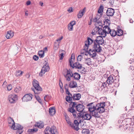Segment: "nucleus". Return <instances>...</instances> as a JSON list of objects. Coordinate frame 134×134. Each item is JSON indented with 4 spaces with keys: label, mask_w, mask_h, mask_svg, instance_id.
I'll list each match as a JSON object with an SVG mask.
<instances>
[{
    "label": "nucleus",
    "mask_w": 134,
    "mask_h": 134,
    "mask_svg": "<svg viewBox=\"0 0 134 134\" xmlns=\"http://www.w3.org/2000/svg\"><path fill=\"white\" fill-rule=\"evenodd\" d=\"M105 103L103 102L98 103L95 105H92L88 108V110L90 113L95 118L100 117V114L104 112L105 109Z\"/></svg>",
    "instance_id": "nucleus-1"
},
{
    "label": "nucleus",
    "mask_w": 134,
    "mask_h": 134,
    "mask_svg": "<svg viewBox=\"0 0 134 134\" xmlns=\"http://www.w3.org/2000/svg\"><path fill=\"white\" fill-rule=\"evenodd\" d=\"M77 103L76 102H71L69 104V108L68 109V111L72 113L74 118H75L77 114V112L74 109L75 108L79 112H82L85 109V107L83 105Z\"/></svg>",
    "instance_id": "nucleus-2"
},
{
    "label": "nucleus",
    "mask_w": 134,
    "mask_h": 134,
    "mask_svg": "<svg viewBox=\"0 0 134 134\" xmlns=\"http://www.w3.org/2000/svg\"><path fill=\"white\" fill-rule=\"evenodd\" d=\"M65 76L66 80L68 81L70 80V77H73L75 80H79L81 77L80 75L77 73L75 72L73 74L70 69L67 70V74Z\"/></svg>",
    "instance_id": "nucleus-3"
},
{
    "label": "nucleus",
    "mask_w": 134,
    "mask_h": 134,
    "mask_svg": "<svg viewBox=\"0 0 134 134\" xmlns=\"http://www.w3.org/2000/svg\"><path fill=\"white\" fill-rule=\"evenodd\" d=\"M32 84L34 88H32V90L35 94H39L42 91V89L40 86L38 82L36 80L34 79L32 82Z\"/></svg>",
    "instance_id": "nucleus-4"
},
{
    "label": "nucleus",
    "mask_w": 134,
    "mask_h": 134,
    "mask_svg": "<svg viewBox=\"0 0 134 134\" xmlns=\"http://www.w3.org/2000/svg\"><path fill=\"white\" fill-rule=\"evenodd\" d=\"M9 126H10L11 124H12L11 128H13L14 130H22L23 128V126L21 125L16 124L15 125V123L14 120L11 117H10L8 121Z\"/></svg>",
    "instance_id": "nucleus-5"
},
{
    "label": "nucleus",
    "mask_w": 134,
    "mask_h": 134,
    "mask_svg": "<svg viewBox=\"0 0 134 134\" xmlns=\"http://www.w3.org/2000/svg\"><path fill=\"white\" fill-rule=\"evenodd\" d=\"M65 117L66 121L68 124L72 128L76 131H78L79 128V127H78L77 125V124H78L77 120H74V124H73L70 121L68 116L66 115Z\"/></svg>",
    "instance_id": "nucleus-6"
},
{
    "label": "nucleus",
    "mask_w": 134,
    "mask_h": 134,
    "mask_svg": "<svg viewBox=\"0 0 134 134\" xmlns=\"http://www.w3.org/2000/svg\"><path fill=\"white\" fill-rule=\"evenodd\" d=\"M45 134H58V133L54 126H52L51 128L47 126L44 130Z\"/></svg>",
    "instance_id": "nucleus-7"
},
{
    "label": "nucleus",
    "mask_w": 134,
    "mask_h": 134,
    "mask_svg": "<svg viewBox=\"0 0 134 134\" xmlns=\"http://www.w3.org/2000/svg\"><path fill=\"white\" fill-rule=\"evenodd\" d=\"M72 68H75L76 69H77L78 71H79L81 73H83V71H85V68L82 66V65L81 64L78 62H76L72 64Z\"/></svg>",
    "instance_id": "nucleus-8"
},
{
    "label": "nucleus",
    "mask_w": 134,
    "mask_h": 134,
    "mask_svg": "<svg viewBox=\"0 0 134 134\" xmlns=\"http://www.w3.org/2000/svg\"><path fill=\"white\" fill-rule=\"evenodd\" d=\"M49 69L50 68L48 64L47 63L42 68L41 71L39 73V76H42L46 72L49 71Z\"/></svg>",
    "instance_id": "nucleus-9"
},
{
    "label": "nucleus",
    "mask_w": 134,
    "mask_h": 134,
    "mask_svg": "<svg viewBox=\"0 0 134 134\" xmlns=\"http://www.w3.org/2000/svg\"><path fill=\"white\" fill-rule=\"evenodd\" d=\"M93 49L98 52H100L102 51V48L100 44L97 43L92 40Z\"/></svg>",
    "instance_id": "nucleus-10"
},
{
    "label": "nucleus",
    "mask_w": 134,
    "mask_h": 134,
    "mask_svg": "<svg viewBox=\"0 0 134 134\" xmlns=\"http://www.w3.org/2000/svg\"><path fill=\"white\" fill-rule=\"evenodd\" d=\"M8 99L11 103H15L17 100V96L15 94H10L9 96Z\"/></svg>",
    "instance_id": "nucleus-11"
},
{
    "label": "nucleus",
    "mask_w": 134,
    "mask_h": 134,
    "mask_svg": "<svg viewBox=\"0 0 134 134\" xmlns=\"http://www.w3.org/2000/svg\"><path fill=\"white\" fill-rule=\"evenodd\" d=\"M92 40L90 38H88L87 40L85 41L83 49L85 51H88V46L92 43Z\"/></svg>",
    "instance_id": "nucleus-12"
},
{
    "label": "nucleus",
    "mask_w": 134,
    "mask_h": 134,
    "mask_svg": "<svg viewBox=\"0 0 134 134\" xmlns=\"http://www.w3.org/2000/svg\"><path fill=\"white\" fill-rule=\"evenodd\" d=\"M33 95L31 93L26 94L22 98V101L24 102L31 100L33 97Z\"/></svg>",
    "instance_id": "nucleus-13"
},
{
    "label": "nucleus",
    "mask_w": 134,
    "mask_h": 134,
    "mask_svg": "<svg viewBox=\"0 0 134 134\" xmlns=\"http://www.w3.org/2000/svg\"><path fill=\"white\" fill-rule=\"evenodd\" d=\"M115 13L114 10V9L112 8H108L106 13L107 16H113Z\"/></svg>",
    "instance_id": "nucleus-14"
},
{
    "label": "nucleus",
    "mask_w": 134,
    "mask_h": 134,
    "mask_svg": "<svg viewBox=\"0 0 134 134\" xmlns=\"http://www.w3.org/2000/svg\"><path fill=\"white\" fill-rule=\"evenodd\" d=\"M114 82V80L112 75L110 76L107 78L106 81V82H107L108 85H111Z\"/></svg>",
    "instance_id": "nucleus-15"
},
{
    "label": "nucleus",
    "mask_w": 134,
    "mask_h": 134,
    "mask_svg": "<svg viewBox=\"0 0 134 134\" xmlns=\"http://www.w3.org/2000/svg\"><path fill=\"white\" fill-rule=\"evenodd\" d=\"M96 52L93 49V50H92L91 49H90L88 51V54H89L91 57L93 58L96 57Z\"/></svg>",
    "instance_id": "nucleus-16"
},
{
    "label": "nucleus",
    "mask_w": 134,
    "mask_h": 134,
    "mask_svg": "<svg viewBox=\"0 0 134 134\" xmlns=\"http://www.w3.org/2000/svg\"><path fill=\"white\" fill-rule=\"evenodd\" d=\"M92 116L90 114L84 112V115L83 119L84 120H90Z\"/></svg>",
    "instance_id": "nucleus-17"
},
{
    "label": "nucleus",
    "mask_w": 134,
    "mask_h": 134,
    "mask_svg": "<svg viewBox=\"0 0 134 134\" xmlns=\"http://www.w3.org/2000/svg\"><path fill=\"white\" fill-rule=\"evenodd\" d=\"M81 95L80 93L74 94L72 96V98L74 100H79L81 97Z\"/></svg>",
    "instance_id": "nucleus-18"
},
{
    "label": "nucleus",
    "mask_w": 134,
    "mask_h": 134,
    "mask_svg": "<svg viewBox=\"0 0 134 134\" xmlns=\"http://www.w3.org/2000/svg\"><path fill=\"white\" fill-rule=\"evenodd\" d=\"M14 36V33L13 31H9L7 32L6 35V37L7 39H10L12 38Z\"/></svg>",
    "instance_id": "nucleus-19"
},
{
    "label": "nucleus",
    "mask_w": 134,
    "mask_h": 134,
    "mask_svg": "<svg viewBox=\"0 0 134 134\" xmlns=\"http://www.w3.org/2000/svg\"><path fill=\"white\" fill-rule=\"evenodd\" d=\"M69 86L70 88H75L77 86V83L74 81H71L69 83Z\"/></svg>",
    "instance_id": "nucleus-20"
},
{
    "label": "nucleus",
    "mask_w": 134,
    "mask_h": 134,
    "mask_svg": "<svg viewBox=\"0 0 134 134\" xmlns=\"http://www.w3.org/2000/svg\"><path fill=\"white\" fill-rule=\"evenodd\" d=\"M85 8L82 10L79 11V13L77 15V17L79 18H80L82 17L85 13Z\"/></svg>",
    "instance_id": "nucleus-21"
},
{
    "label": "nucleus",
    "mask_w": 134,
    "mask_h": 134,
    "mask_svg": "<svg viewBox=\"0 0 134 134\" xmlns=\"http://www.w3.org/2000/svg\"><path fill=\"white\" fill-rule=\"evenodd\" d=\"M55 110L54 107L50 108L49 109V112L50 115H54L55 113Z\"/></svg>",
    "instance_id": "nucleus-22"
},
{
    "label": "nucleus",
    "mask_w": 134,
    "mask_h": 134,
    "mask_svg": "<svg viewBox=\"0 0 134 134\" xmlns=\"http://www.w3.org/2000/svg\"><path fill=\"white\" fill-rule=\"evenodd\" d=\"M109 25H106L105 26H104L103 28L104 32L106 33V34H109V32L110 30L111 29L108 26Z\"/></svg>",
    "instance_id": "nucleus-23"
},
{
    "label": "nucleus",
    "mask_w": 134,
    "mask_h": 134,
    "mask_svg": "<svg viewBox=\"0 0 134 134\" xmlns=\"http://www.w3.org/2000/svg\"><path fill=\"white\" fill-rule=\"evenodd\" d=\"M98 34L101 35L103 37H105L106 36V33L104 32V30L99 28L98 30Z\"/></svg>",
    "instance_id": "nucleus-24"
},
{
    "label": "nucleus",
    "mask_w": 134,
    "mask_h": 134,
    "mask_svg": "<svg viewBox=\"0 0 134 134\" xmlns=\"http://www.w3.org/2000/svg\"><path fill=\"white\" fill-rule=\"evenodd\" d=\"M34 126L35 127H38L40 129H41L44 126L43 123L40 122H37L36 123Z\"/></svg>",
    "instance_id": "nucleus-25"
},
{
    "label": "nucleus",
    "mask_w": 134,
    "mask_h": 134,
    "mask_svg": "<svg viewBox=\"0 0 134 134\" xmlns=\"http://www.w3.org/2000/svg\"><path fill=\"white\" fill-rule=\"evenodd\" d=\"M72 95H71V96L68 95V96H66V100L70 103L72 102Z\"/></svg>",
    "instance_id": "nucleus-26"
},
{
    "label": "nucleus",
    "mask_w": 134,
    "mask_h": 134,
    "mask_svg": "<svg viewBox=\"0 0 134 134\" xmlns=\"http://www.w3.org/2000/svg\"><path fill=\"white\" fill-rule=\"evenodd\" d=\"M109 34H110L112 37H115L116 35V31L114 29L111 30H110Z\"/></svg>",
    "instance_id": "nucleus-27"
},
{
    "label": "nucleus",
    "mask_w": 134,
    "mask_h": 134,
    "mask_svg": "<svg viewBox=\"0 0 134 134\" xmlns=\"http://www.w3.org/2000/svg\"><path fill=\"white\" fill-rule=\"evenodd\" d=\"M84 115V112L83 113L80 112V113L77 114L76 115V116L75 118L76 117L77 118H82L83 119V116Z\"/></svg>",
    "instance_id": "nucleus-28"
},
{
    "label": "nucleus",
    "mask_w": 134,
    "mask_h": 134,
    "mask_svg": "<svg viewBox=\"0 0 134 134\" xmlns=\"http://www.w3.org/2000/svg\"><path fill=\"white\" fill-rule=\"evenodd\" d=\"M93 41L100 45H103V44L104 43V40L103 39L98 40H94Z\"/></svg>",
    "instance_id": "nucleus-29"
},
{
    "label": "nucleus",
    "mask_w": 134,
    "mask_h": 134,
    "mask_svg": "<svg viewBox=\"0 0 134 134\" xmlns=\"http://www.w3.org/2000/svg\"><path fill=\"white\" fill-rule=\"evenodd\" d=\"M85 63L88 65H90L91 64V59L89 58H87L85 59Z\"/></svg>",
    "instance_id": "nucleus-30"
},
{
    "label": "nucleus",
    "mask_w": 134,
    "mask_h": 134,
    "mask_svg": "<svg viewBox=\"0 0 134 134\" xmlns=\"http://www.w3.org/2000/svg\"><path fill=\"white\" fill-rule=\"evenodd\" d=\"M109 17V19H105V20H104V23L105 24H106L107 25H109L110 24V16H108Z\"/></svg>",
    "instance_id": "nucleus-31"
},
{
    "label": "nucleus",
    "mask_w": 134,
    "mask_h": 134,
    "mask_svg": "<svg viewBox=\"0 0 134 134\" xmlns=\"http://www.w3.org/2000/svg\"><path fill=\"white\" fill-rule=\"evenodd\" d=\"M38 54L39 55V56L41 58L43 57H44V51H41L38 52Z\"/></svg>",
    "instance_id": "nucleus-32"
},
{
    "label": "nucleus",
    "mask_w": 134,
    "mask_h": 134,
    "mask_svg": "<svg viewBox=\"0 0 134 134\" xmlns=\"http://www.w3.org/2000/svg\"><path fill=\"white\" fill-rule=\"evenodd\" d=\"M123 34V31L121 29H119L118 32H116V35L120 36L122 35Z\"/></svg>",
    "instance_id": "nucleus-33"
},
{
    "label": "nucleus",
    "mask_w": 134,
    "mask_h": 134,
    "mask_svg": "<svg viewBox=\"0 0 134 134\" xmlns=\"http://www.w3.org/2000/svg\"><path fill=\"white\" fill-rule=\"evenodd\" d=\"M99 29V27H97V26L94 29V32L92 31V34L93 35H94L96 34V33H98V30Z\"/></svg>",
    "instance_id": "nucleus-34"
},
{
    "label": "nucleus",
    "mask_w": 134,
    "mask_h": 134,
    "mask_svg": "<svg viewBox=\"0 0 134 134\" xmlns=\"http://www.w3.org/2000/svg\"><path fill=\"white\" fill-rule=\"evenodd\" d=\"M23 72L21 70H18L15 72V75L17 76H21L22 75Z\"/></svg>",
    "instance_id": "nucleus-35"
},
{
    "label": "nucleus",
    "mask_w": 134,
    "mask_h": 134,
    "mask_svg": "<svg viewBox=\"0 0 134 134\" xmlns=\"http://www.w3.org/2000/svg\"><path fill=\"white\" fill-rule=\"evenodd\" d=\"M103 7L102 5H100L98 10V13L100 14L102 13L103 12Z\"/></svg>",
    "instance_id": "nucleus-36"
},
{
    "label": "nucleus",
    "mask_w": 134,
    "mask_h": 134,
    "mask_svg": "<svg viewBox=\"0 0 134 134\" xmlns=\"http://www.w3.org/2000/svg\"><path fill=\"white\" fill-rule=\"evenodd\" d=\"M38 131V129L37 128H34L31 129H29L28 130V131L30 132L34 133L37 132Z\"/></svg>",
    "instance_id": "nucleus-37"
},
{
    "label": "nucleus",
    "mask_w": 134,
    "mask_h": 134,
    "mask_svg": "<svg viewBox=\"0 0 134 134\" xmlns=\"http://www.w3.org/2000/svg\"><path fill=\"white\" fill-rule=\"evenodd\" d=\"M35 98L36 100L41 104H42V100L40 97L38 95H35Z\"/></svg>",
    "instance_id": "nucleus-38"
},
{
    "label": "nucleus",
    "mask_w": 134,
    "mask_h": 134,
    "mask_svg": "<svg viewBox=\"0 0 134 134\" xmlns=\"http://www.w3.org/2000/svg\"><path fill=\"white\" fill-rule=\"evenodd\" d=\"M59 44L55 42L54 45V50H56L58 49L59 48Z\"/></svg>",
    "instance_id": "nucleus-39"
},
{
    "label": "nucleus",
    "mask_w": 134,
    "mask_h": 134,
    "mask_svg": "<svg viewBox=\"0 0 134 134\" xmlns=\"http://www.w3.org/2000/svg\"><path fill=\"white\" fill-rule=\"evenodd\" d=\"M75 59L73 58L72 59H70L69 60V62L70 63V65L71 67L72 66V64H74L73 62L74 61Z\"/></svg>",
    "instance_id": "nucleus-40"
},
{
    "label": "nucleus",
    "mask_w": 134,
    "mask_h": 134,
    "mask_svg": "<svg viewBox=\"0 0 134 134\" xmlns=\"http://www.w3.org/2000/svg\"><path fill=\"white\" fill-rule=\"evenodd\" d=\"M93 21L94 22H97V23H98L99 25L101 24V23L100 21H98V19L97 18H96L95 19H94L93 20Z\"/></svg>",
    "instance_id": "nucleus-41"
},
{
    "label": "nucleus",
    "mask_w": 134,
    "mask_h": 134,
    "mask_svg": "<svg viewBox=\"0 0 134 134\" xmlns=\"http://www.w3.org/2000/svg\"><path fill=\"white\" fill-rule=\"evenodd\" d=\"M68 28L70 31H72L73 29V26L69 24L68 25Z\"/></svg>",
    "instance_id": "nucleus-42"
},
{
    "label": "nucleus",
    "mask_w": 134,
    "mask_h": 134,
    "mask_svg": "<svg viewBox=\"0 0 134 134\" xmlns=\"http://www.w3.org/2000/svg\"><path fill=\"white\" fill-rule=\"evenodd\" d=\"M65 88L66 90V93L67 94H68V95H70L71 96V95L72 94L70 93L69 91L68 90V89L67 88H66V86H65Z\"/></svg>",
    "instance_id": "nucleus-43"
},
{
    "label": "nucleus",
    "mask_w": 134,
    "mask_h": 134,
    "mask_svg": "<svg viewBox=\"0 0 134 134\" xmlns=\"http://www.w3.org/2000/svg\"><path fill=\"white\" fill-rule=\"evenodd\" d=\"M107 82H105L102 83V86H101V87L102 88V87L105 88L107 86Z\"/></svg>",
    "instance_id": "nucleus-44"
},
{
    "label": "nucleus",
    "mask_w": 134,
    "mask_h": 134,
    "mask_svg": "<svg viewBox=\"0 0 134 134\" xmlns=\"http://www.w3.org/2000/svg\"><path fill=\"white\" fill-rule=\"evenodd\" d=\"M82 132L83 134H88V133H89V131L87 130H83L82 131Z\"/></svg>",
    "instance_id": "nucleus-45"
},
{
    "label": "nucleus",
    "mask_w": 134,
    "mask_h": 134,
    "mask_svg": "<svg viewBox=\"0 0 134 134\" xmlns=\"http://www.w3.org/2000/svg\"><path fill=\"white\" fill-rule=\"evenodd\" d=\"M82 58V56L81 55H79L77 57V60L78 61H81Z\"/></svg>",
    "instance_id": "nucleus-46"
},
{
    "label": "nucleus",
    "mask_w": 134,
    "mask_h": 134,
    "mask_svg": "<svg viewBox=\"0 0 134 134\" xmlns=\"http://www.w3.org/2000/svg\"><path fill=\"white\" fill-rule=\"evenodd\" d=\"M69 25H71L73 26L76 24V21H71L69 24Z\"/></svg>",
    "instance_id": "nucleus-47"
},
{
    "label": "nucleus",
    "mask_w": 134,
    "mask_h": 134,
    "mask_svg": "<svg viewBox=\"0 0 134 134\" xmlns=\"http://www.w3.org/2000/svg\"><path fill=\"white\" fill-rule=\"evenodd\" d=\"M7 90L8 91L10 90L12 88V85H9L7 86Z\"/></svg>",
    "instance_id": "nucleus-48"
},
{
    "label": "nucleus",
    "mask_w": 134,
    "mask_h": 134,
    "mask_svg": "<svg viewBox=\"0 0 134 134\" xmlns=\"http://www.w3.org/2000/svg\"><path fill=\"white\" fill-rule=\"evenodd\" d=\"M33 58L35 60H37L38 59V57L36 55H34L33 56Z\"/></svg>",
    "instance_id": "nucleus-49"
},
{
    "label": "nucleus",
    "mask_w": 134,
    "mask_h": 134,
    "mask_svg": "<svg viewBox=\"0 0 134 134\" xmlns=\"http://www.w3.org/2000/svg\"><path fill=\"white\" fill-rule=\"evenodd\" d=\"M102 39H103L102 37L101 36H99L97 37L96 38L95 40H101Z\"/></svg>",
    "instance_id": "nucleus-50"
},
{
    "label": "nucleus",
    "mask_w": 134,
    "mask_h": 134,
    "mask_svg": "<svg viewBox=\"0 0 134 134\" xmlns=\"http://www.w3.org/2000/svg\"><path fill=\"white\" fill-rule=\"evenodd\" d=\"M114 0H109V3L110 5H113L114 3Z\"/></svg>",
    "instance_id": "nucleus-51"
},
{
    "label": "nucleus",
    "mask_w": 134,
    "mask_h": 134,
    "mask_svg": "<svg viewBox=\"0 0 134 134\" xmlns=\"http://www.w3.org/2000/svg\"><path fill=\"white\" fill-rule=\"evenodd\" d=\"M63 38V36H61L60 38L57 39L56 41L58 42L59 43H60V41Z\"/></svg>",
    "instance_id": "nucleus-52"
},
{
    "label": "nucleus",
    "mask_w": 134,
    "mask_h": 134,
    "mask_svg": "<svg viewBox=\"0 0 134 134\" xmlns=\"http://www.w3.org/2000/svg\"><path fill=\"white\" fill-rule=\"evenodd\" d=\"M64 53H62L60 54V59L62 60L63 59V58L64 57Z\"/></svg>",
    "instance_id": "nucleus-53"
},
{
    "label": "nucleus",
    "mask_w": 134,
    "mask_h": 134,
    "mask_svg": "<svg viewBox=\"0 0 134 134\" xmlns=\"http://www.w3.org/2000/svg\"><path fill=\"white\" fill-rule=\"evenodd\" d=\"M68 11L69 13H71L73 12L72 9L71 7L68 10Z\"/></svg>",
    "instance_id": "nucleus-54"
},
{
    "label": "nucleus",
    "mask_w": 134,
    "mask_h": 134,
    "mask_svg": "<svg viewBox=\"0 0 134 134\" xmlns=\"http://www.w3.org/2000/svg\"><path fill=\"white\" fill-rule=\"evenodd\" d=\"M48 97V95H46L44 97V100L47 102V101L46 99V97Z\"/></svg>",
    "instance_id": "nucleus-55"
},
{
    "label": "nucleus",
    "mask_w": 134,
    "mask_h": 134,
    "mask_svg": "<svg viewBox=\"0 0 134 134\" xmlns=\"http://www.w3.org/2000/svg\"><path fill=\"white\" fill-rule=\"evenodd\" d=\"M81 121H82V122L83 121V120L82 119H80V120H79V122H78V124H77V125H78L77 126L78 127H79L78 125H79V124L80 123H81Z\"/></svg>",
    "instance_id": "nucleus-56"
},
{
    "label": "nucleus",
    "mask_w": 134,
    "mask_h": 134,
    "mask_svg": "<svg viewBox=\"0 0 134 134\" xmlns=\"http://www.w3.org/2000/svg\"><path fill=\"white\" fill-rule=\"evenodd\" d=\"M75 59V56L74 54H72L71 55L70 59Z\"/></svg>",
    "instance_id": "nucleus-57"
},
{
    "label": "nucleus",
    "mask_w": 134,
    "mask_h": 134,
    "mask_svg": "<svg viewBox=\"0 0 134 134\" xmlns=\"http://www.w3.org/2000/svg\"><path fill=\"white\" fill-rule=\"evenodd\" d=\"M31 3V2L30 1H27L26 2V4L27 5H29Z\"/></svg>",
    "instance_id": "nucleus-58"
},
{
    "label": "nucleus",
    "mask_w": 134,
    "mask_h": 134,
    "mask_svg": "<svg viewBox=\"0 0 134 134\" xmlns=\"http://www.w3.org/2000/svg\"><path fill=\"white\" fill-rule=\"evenodd\" d=\"M51 99V97L48 96V97H46V99L47 101V102Z\"/></svg>",
    "instance_id": "nucleus-59"
},
{
    "label": "nucleus",
    "mask_w": 134,
    "mask_h": 134,
    "mask_svg": "<svg viewBox=\"0 0 134 134\" xmlns=\"http://www.w3.org/2000/svg\"><path fill=\"white\" fill-rule=\"evenodd\" d=\"M22 132H23L22 131H21V132L18 131L16 132V134H21L22 133Z\"/></svg>",
    "instance_id": "nucleus-60"
},
{
    "label": "nucleus",
    "mask_w": 134,
    "mask_h": 134,
    "mask_svg": "<svg viewBox=\"0 0 134 134\" xmlns=\"http://www.w3.org/2000/svg\"><path fill=\"white\" fill-rule=\"evenodd\" d=\"M43 51H47V47H45L43 49Z\"/></svg>",
    "instance_id": "nucleus-61"
},
{
    "label": "nucleus",
    "mask_w": 134,
    "mask_h": 134,
    "mask_svg": "<svg viewBox=\"0 0 134 134\" xmlns=\"http://www.w3.org/2000/svg\"><path fill=\"white\" fill-rule=\"evenodd\" d=\"M133 59H132V60H131H131H130L129 61V62L130 64H131L133 62Z\"/></svg>",
    "instance_id": "nucleus-62"
},
{
    "label": "nucleus",
    "mask_w": 134,
    "mask_h": 134,
    "mask_svg": "<svg viewBox=\"0 0 134 134\" xmlns=\"http://www.w3.org/2000/svg\"><path fill=\"white\" fill-rule=\"evenodd\" d=\"M43 4V3L42 2H40V4L41 6H42Z\"/></svg>",
    "instance_id": "nucleus-63"
},
{
    "label": "nucleus",
    "mask_w": 134,
    "mask_h": 134,
    "mask_svg": "<svg viewBox=\"0 0 134 134\" xmlns=\"http://www.w3.org/2000/svg\"><path fill=\"white\" fill-rule=\"evenodd\" d=\"M130 23H132L133 22V20L131 19L130 20Z\"/></svg>",
    "instance_id": "nucleus-64"
}]
</instances>
